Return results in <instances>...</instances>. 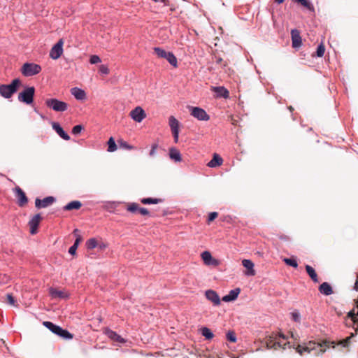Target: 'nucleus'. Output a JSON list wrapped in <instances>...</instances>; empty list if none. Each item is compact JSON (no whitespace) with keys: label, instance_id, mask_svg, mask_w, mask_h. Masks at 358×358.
Wrapping results in <instances>:
<instances>
[{"label":"nucleus","instance_id":"nucleus-1","mask_svg":"<svg viewBox=\"0 0 358 358\" xmlns=\"http://www.w3.org/2000/svg\"><path fill=\"white\" fill-rule=\"evenodd\" d=\"M22 85L20 79L15 78L12 80L9 85H0V94L6 99H10L17 91L18 87Z\"/></svg>","mask_w":358,"mask_h":358},{"label":"nucleus","instance_id":"nucleus-2","mask_svg":"<svg viewBox=\"0 0 358 358\" xmlns=\"http://www.w3.org/2000/svg\"><path fill=\"white\" fill-rule=\"evenodd\" d=\"M316 347L321 348L320 352L322 353L326 351V349L329 348V342L327 341H322V343H316L315 341H310L307 345L305 346H301L300 345H298L296 348V351L300 354L302 355L303 352H310L312 350H315Z\"/></svg>","mask_w":358,"mask_h":358},{"label":"nucleus","instance_id":"nucleus-3","mask_svg":"<svg viewBox=\"0 0 358 358\" xmlns=\"http://www.w3.org/2000/svg\"><path fill=\"white\" fill-rule=\"evenodd\" d=\"M43 324L48 328L50 331L53 334L60 336L64 339H72L73 338V335L71 334L66 329H63L60 327L53 324L49 321H45L43 322Z\"/></svg>","mask_w":358,"mask_h":358},{"label":"nucleus","instance_id":"nucleus-4","mask_svg":"<svg viewBox=\"0 0 358 358\" xmlns=\"http://www.w3.org/2000/svg\"><path fill=\"white\" fill-rule=\"evenodd\" d=\"M34 87H26L23 91L18 94L17 99L20 102L29 105L34 101Z\"/></svg>","mask_w":358,"mask_h":358},{"label":"nucleus","instance_id":"nucleus-5","mask_svg":"<svg viewBox=\"0 0 358 358\" xmlns=\"http://www.w3.org/2000/svg\"><path fill=\"white\" fill-rule=\"evenodd\" d=\"M154 52L158 57L166 59L170 64L174 67L178 66L177 59L172 52H166L164 49L158 47L154 48Z\"/></svg>","mask_w":358,"mask_h":358},{"label":"nucleus","instance_id":"nucleus-6","mask_svg":"<svg viewBox=\"0 0 358 358\" xmlns=\"http://www.w3.org/2000/svg\"><path fill=\"white\" fill-rule=\"evenodd\" d=\"M41 71L40 65L34 63H25L21 69L22 75L27 77L33 76L39 73Z\"/></svg>","mask_w":358,"mask_h":358},{"label":"nucleus","instance_id":"nucleus-7","mask_svg":"<svg viewBox=\"0 0 358 358\" xmlns=\"http://www.w3.org/2000/svg\"><path fill=\"white\" fill-rule=\"evenodd\" d=\"M47 107L52 108L57 112H64L67 110L68 104L66 102L57 99H48L45 100Z\"/></svg>","mask_w":358,"mask_h":358},{"label":"nucleus","instance_id":"nucleus-8","mask_svg":"<svg viewBox=\"0 0 358 358\" xmlns=\"http://www.w3.org/2000/svg\"><path fill=\"white\" fill-rule=\"evenodd\" d=\"M189 108L191 115H192L197 120L201 121H207L210 119V116L206 113V112L203 109L199 107L193 106H189Z\"/></svg>","mask_w":358,"mask_h":358},{"label":"nucleus","instance_id":"nucleus-9","mask_svg":"<svg viewBox=\"0 0 358 358\" xmlns=\"http://www.w3.org/2000/svg\"><path fill=\"white\" fill-rule=\"evenodd\" d=\"M64 40L59 39L58 42L51 48L50 57L53 59H57L63 53Z\"/></svg>","mask_w":358,"mask_h":358},{"label":"nucleus","instance_id":"nucleus-10","mask_svg":"<svg viewBox=\"0 0 358 358\" xmlns=\"http://www.w3.org/2000/svg\"><path fill=\"white\" fill-rule=\"evenodd\" d=\"M169 124L173 136L174 141L177 143L179 136V122L175 117L170 116L169 118Z\"/></svg>","mask_w":358,"mask_h":358},{"label":"nucleus","instance_id":"nucleus-11","mask_svg":"<svg viewBox=\"0 0 358 358\" xmlns=\"http://www.w3.org/2000/svg\"><path fill=\"white\" fill-rule=\"evenodd\" d=\"M130 116L134 121L141 122L145 118L146 114L141 107L137 106L130 112Z\"/></svg>","mask_w":358,"mask_h":358},{"label":"nucleus","instance_id":"nucleus-12","mask_svg":"<svg viewBox=\"0 0 358 358\" xmlns=\"http://www.w3.org/2000/svg\"><path fill=\"white\" fill-rule=\"evenodd\" d=\"M278 337L285 339V336L282 334H280V333L278 334H277L275 333H272L271 335L266 336L265 338V343L266 345V348L275 350V341L278 339Z\"/></svg>","mask_w":358,"mask_h":358},{"label":"nucleus","instance_id":"nucleus-13","mask_svg":"<svg viewBox=\"0 0 358 358\" xmlns=\"http://www.w3.org/2000/svg\"><path fill=\"white\" fill-rule=\"evenodd\" d=\"M42 220V217L40 214H36L29 222V226L30 227V233L31 234H36L38 232V227Z\"/></svg>","mask_w":358,"mask_h":358},{"label":"nucleus","instance_id":"nucleus-14","mask_svg":"<svg viewBox=\"0 0 358 358\" xmlns=\"http://www.w3.org/2000/svg\"><path fill=\"white\" fill-rule=\"evenodd\" d=\"M201 259L203 261L204 264L207 266H217L219 265L218 260L214 259L210 252L208 251H204L201 255Z\"/></svg>","mask_w":358,"mask_h":358},{"label":"nucleus","instance_id":"nucleus-15","mask_svg":"<svg viewBox=\"0 0 358 358\" xmlns=\"http://www.w3.org/2000/svg\"><path fill=\"white\" fill-rule=\"evenodd\" d=\"M15 196L17 199V204L20 207L24 206L28 202V199H27L25 193L19 187H15Z\"/></svg>","mask_w":358,"mask_h":358},{"label":"nucleus","instance_id":"nucleus-16","mask_svg":"<svg viewBox=\"0 0 358 358\" xmlns=\"http://www.w3.org/2000/svg\"><path fill=\"white\" fill-rule=\"evenodd\" d=\"M55 201V197L51 196H47L42 200L37 198L35 200V206L37 208H46L52 204Z\"/></svg>","mask_w":358,"mask_h":358},{"label":"nucleus","instance_id":"nucleus-17","mask_svg":"<svg viewBox=\"0 0 358 358\" xmlns=\"http://www.w3.org/2000/svg\"><path fill=\"white\" fill-rule=\"evenodd\" d=\"M205 296L214 306H219L220 304V296L215 291L212 289L207 290L205 293Z\"/></svg>","mask_w":358,"mask_h":358},{"label":"nucleus","instance_id":"nucleus-18","mask_svg":"<svg viewBox=\"0 0 358 358\" xmlns=\"http://www.w3.org/2000/svg\"><path fill=\"white\" fill-rule=\"evenodd\" d=\"M242 265L246 268L244 272L245 275L248 276H254L255 275V271L254 269V263L250 259H243L242 261Z\"/></svg>","mask_w":358,"mask_h":358},{"label":"nucleus","instance_id":"nucleus-19","mask_svg":"<svg viewBox=\"0 0 358 358\" xmlns=\"http://www.w3.org/2000/svg\"><path fill=\"white\" fill-rule=\"evenodd\" d=\"M291 36L292 41V47L294 48H299L301 45L302 41L299 30L292 29L291 31Z\"/></svg>","mask_w":358,"mask_h":358},{"label":"nucleus","instance_id":"nucleus-20","mask_svg":"<svg viewBox=\"0 0 358 358\" xmlns=\"http://www.w3.org/2000/svg\"><path fill=\"white\" fill-rule=\"evenodd\" d=\"M241 292L240 288H236L231 290L228 294L222 297V301L224 302H230L237 299L238 294Z\"/></svg>","mask_w":358,"mask_h":358},{"label":"nucleus","instance_id":"nucleus-21","mask_svg":"<svg viewBox=\"0 0 358 358\" xmlns=\"http://www.w3.org/2000/svg\"><path fill=\"white\" fill-rule=\"evenodd\" d=\"M53 129L57 133V134L66 141H69L70 139V136L63 130L59 123L53 122L52 124Z\"/></svg>","mask_w":358,"mask_h":358},{"label":"nucleus","instance_id":"nucleus-22","mask_svg":"<svg viewBox=\"0 0 358 358\" xmlns=\"http://www.w3.org/2000/svg\"><path fill=\"white\" fill-rule=\"evenodd\" d=\"M319 291L325 296H329L334 293L331 286L327 282L322 283L319 287Z\"/></svg>","mask_w":358,"mask_h":358},{"label":"nucleus","instance_id":"nucleus-23","mask_svg":"<svg viewBox=\"0 0 358 358\" xmlns=\"http://www.w3.org/2000/svg\"><path fill=\"white\" fill-rule=\"evenodd\" d=\"M49 293L54 299H65L68 295L62 290H59L55 288H50Z\"/></svg>","mask_w":358,"mask_h":358},{"label":"nucleus","instance_id":"nucleus-24","mask_svg":"<svg viewBox=\"0 0 358 358\" xmlns=\"http://www.w3.org/2000/svg\"><path fill=\"white\" fill-rule=\"evenodd\" d=\"M222 163V158L218 154L215 153L213 155V159L208 163L207 165L209 167H216L221 166Z\"/></svg>","mask_w":358,"mask_h":358},{"label":"nucleus","instance_id":"nucleus-25","mask_svg":"<svg viewBox=\"0 0 358 358\" xmlns=\"http://www.w3.org/2000/svg\"><path fill=\"white\" fill-rule=\"evenodd\" d=\"M170 158L176 162L182 161V157L180 151L176 148H171L169 150Z\"/></svg>","mask_w":358,"mask_h":358},{"label":"nucleus","instance_id":"nucleus-26","mask_svg":"<svg viewBox=\"0 0 358 358\" xmlns=\"http://www.w3.org/2000/svg\"><path fill=\"white\" fill-rule=\"evenodd\" d=\"M106 334L109 338H110L111 340H113L114 341H117L119 343H124L125 342V341L123 338H122L116 332H115L112 330H110V329L106 330Z\"/></svg>","mask_w":358,"mask_h":358},{"label":"nucleus","instance_id":"nucleus-27","mask_svg":"<svg viewBox=\"0 0 358 358\" xmlns=\"http://www.w3.org/2000/svg\"><path fill=\"white\" fill-rule=\"evenodd\" d=\"M71 92L74 97L78 100H83L85 98L86 94L85 91L80 88L73 87L71 90Z\"/></svg>","mask_w":358,"mask_h":358},{"label":"nucleus","instance_id":"nucleus-28","mask_svg":"<svg viewBox=\"0 0 358 358\" xmlns=\"http://www.w3.org/2000/svg\"><path fill=\"white\" fill-rule=\"evenodd\" d=\"M306 271L314 282H318L319 279L315 270L310 265L306 266Z\"/></svg>","mask_w":358,"mask_h":358},{"label":"nucleus","instance_id":"nucleus-29","mask_svg":"<svg viewBox=\"0 0 358 358\" xmlns=\"http://www.w3.org/2000/svg\"><path fill=\"white\" fill-rule=\"evenodd\" d=\"M82 203L79 201H73L64 207V210H78L81 208Z\"/></svg>","mask_w":358,"mask_h":358},{"label":"nucleus","instance_id":"nucleus-30","mask_svg":"<svg viewBox=\"0 0 358 358\" xmlns=\"http://www.w3.org/2000/svg\"><path fill=\"white\" fill-rule=\"evenodd\" d=\"M214 92L220 97L228 98L229 96V91L224 87H216L214 88Z\"/></svg>","mask_w":358,"mask_h":358},{"label":"nucleus","instance_id":"nucleus-31","mask_svg":"<svg viewBox=\"0 0 358 358\" xmlns=\"http://www.w3.org/2000/svg\"><path fill=\"white\" fill-rule=\"evenodd\" d=\"M295 2H297L302 5L303 7L307 8L308 10L311 12L315 11V8L313 5L310 2L309 0H294Z\"/></svg>","mask_w":358,"mask_h":358},{"label":"nucleus","instance_id":"nucleus-32","mask_svg":"<svg viewBox=\"0 0 358 358\" xmlns=\"http://www.w3.org/2000/svg\"><path fill=\"white\" fill-rule=\"evenodd\" d=\"M141 202L143 204L147 205V204H157L159 203L162 202V199H157V198H143L141 199Z\"/></svg>","mask_w":358,"mask_h":358},{"label":"nucleus","instance_id":"nucleus-33","mask_svg":"<svg viewBox=\"0 0 358 358\" xmlns=\"http://www.w3.org/2000/svg\"><path fill=\"white\" fill-rule=\"evenodd\" d=\"M141 207L136 203H128L127 210L131 213H137Z\"/></svg>","mask_w":358,"mask_h":358},{"label":"nucleus","instance_id":"nucleus-34","mask_svg":"<svg viewBox=\"0 0 358 358\" xmlns=\"http://www.w3.org/2000/svg\"><path fill=\"white\" fill-rule=\"evenodd\" d=\"M201 332L202 336L208 340L212 339L214 336V334H213V332L208 327L201 328Z\"/></svg>","mask_w":358,"mask_h":358},{"label":"nucleus","instance_id":"nucleus-35","mask_svg":"<svg viewBox=\"0 0 358 358\" xmlns=\"http://www.w3.org/2000/svg\"><path fill=\"white\" fill-rule=\"evenodd\" d=\"M283 262L288 266L297 268L298 264L295 258H284Z\"/></svg>","mask_w":358,"mask_h":358},{"label":"nucleus","instance_id":"nucleus-36","mask_svg":"<svg viewBox=\"0 0 358 358\" xmlns=\"http://www.w3.org/2000/svg\"><path fill=\"white\" fill-rule=\"evenodd\" d=\"M108 152H114L117 150V145L115 142V140L113 137H110L108 141Z\"/></svg>","mask_w":358,"mask_h":358},{"label":"nucleus","instance_id":"nucleus-37","mask_svg":"<svg viewBox=\"0 0 358 358\" xmlns=\"http://www.w3.org/2000/svg\"><path fill=\"white\" fill-rule=\"evenodd\" d=\"M214 59L215 64L220 66L221 68H224L227 66V62L226 61H224L223 59L220 57H217L215 55Z\"/></svg>","mask_w":358,"mask_h":358},{"label":"nucleus","instance_id":"nucleus-38","mask_svg":"<svg viewBox=\"0 0 358 358\" xmlns=\"http://www.w3.org/2000/svg\"><path fill=\"white\" fill-rule=\"evenodd\" d=\"M97 245V241L95 238H90L86 242L87 249L92 250Z\"/></svg>","mask_w":358,"mask_h":358},{"label":"nucleus","instance_id":"nucleus-39","mask_svg":"<svg viewBox=\"0 0 358 358\" xmlns=\"http://www.w3.org/2000/svg\"><path fill=\"white\" fill-rule=\"evenodd\" d=\"M325 52L324 45L322 43H320L317 48L316 55L319 57H322Z\"/></svg>","mask_w":358,"mask_h":358},{"label":"nucleus","instance_id":"nucleus-40","mask_svg":"<svg viewBox=\"0 0 358 358\" xmlns=\"http://www.w3.org/2000/svg\"><path fill=\"white\" fill-rule=\"evenodd\" d=\"M119 145L121 148L127 149V150H133L134 147L128 144L126 141L122 140L118 141Z\"/></svg>","mask_w":358,"mask_h":358},{"label":"nucleus","instance_id":"nucleus-41","mask_svg":"<svg viewBox=\"0 0 358 358\" xmlns=\"http://www.w3.org/2000/svg\"><path fill=\"white\" fill-rule=\"evenodd\" d=\"M227 338L228 341L232 343H235L236 341V334L233 331H229L227 333Z\"/></svg>","mask_w":358,"mask_h":358},{"label":"nucleus","instance_id":"nucleus-42","mask_svg":"<svg viewBox=\"0 0 358 358\" xmlns=\"http://www.w3.org/2000/svg\"><path fill=\"white\" fill-rule=\"evenodd\" d=\"M6 302L11 306H15V300L12 294H7L6 295Z\"/></svg>","mask_w":358,"mask_h":358},{"label":"nucleus","instance_id":"nucleus-43","mask_svg":"<svg viewBox=\"0 0 358 358\" xmlns=\"http://www.w3.org/2000/svg\"><path fill=\"white\" fill-rule=\"evenodd\" d=\"M101 62L100 57L98 55H92L90 59V62L92 64H96Z\"/></svg>","mask_w":358,"mask_h":358},{"label":"nucleus","instance_id":"nucleus-44","mask_svg":"<svg viewBox=\"0 0 358 358\" xmlns=\"http://www.w3.org/2000/svg\"><path fill=\"white\" fill-rule=\"evenodd\" d=\"M218 216V213L217 212H212L209 214L207 223L209 224L211 222H213L215 219H216Z\"/></svg>","mask_w":358,"mask_h":358},{"label":"nucleus","instance_id":"nucleus-45","mask_svg":"<svg viewBox=\"0 0 358 358\" xmlns=\"http://www.w3.org/2000/svg\"><path fill=\"white\" fill-rule=\"evenodd\" d=\"M79 230L78 229H74L73 234L77 236L73 245L76 246H78L80 242L82 241L81 237L78 235Z\"/></svg>","mask_w":358,"mask_h":358},{"label":"nucleus","instance_id":"nucleus-46","mask_svg":"<svg viewBox=\"0 0 358 358\" xmlns=\"http://www.w3.org/2000/svg\"><path fill=\"white\" fill-rule=\"evenodd\" d=\"M99 71L103 75L109 74V69L106 65H101L99 68Z\"/></svg>","mask_w":358,"mask_h":358},{"label":"nucleus","instance_id":"nucleus-47","mask_svg":"<svg viewBox=\"0 0 358 358\" xmlns=\"http://www.w3.org/2000/svg\"><path fill=\"white\" fill-rule=\"evenodd\" d=\"M354 336V334H351V336H349V337H347L345 339H343V341H341V344L343 346V347H348L349 345V343H350V341L352 337Z\"/></svg>","mask_w":358,"mask_h":358},{"label":"nucleus","instance_id":"nucleus-48","mask_svg":"<svg viewBox=\"0 0 358 358\" xmlns=\"http://www.w3.org/2000/svg\"><path fill=\"white\" fill-rule=\"evenodd\" d=\"M83 127L82 125H76L75 127H73L72 129V133L75 135H77L78 134H80L81 132V131L83 130Z\"/></svg>","mask_w":358,"mask_h":358},{"label":"nucleus","instance_id":"nucleus-49","mask_svg":"<svg viewBox=\"0 0 358 358\" xmlns=\"http://www.w3.org/2000/svg\"><path fill=\"white\" fill-rule=\"evenodd\" d=\"M348 317H350L353 322L358 320L357 314L355 313V309H352L348 313Z\"/></svg>","mask_w":358,"mask_h":358},{"label":"nucleus","instance_id":"nucleus-50","mask_svg":"<svg viewBox=\"0 0 358 358\" xmlns=\"http://www.w3.org/2000/svg\"><path fill=\"white\" fill-rule=\"evenodd\" d=\"M157 148H158V144L157 143L152 144L151 150H150V152L149 153L150 157H153V156L155 155L156 150H157Z\"/></svg>","mask_w":358,"mask_h":358},{"label":"nucleus","instance_id":"nucleus-51","mask_svg":"<svg viewBox=\"0 0 358 358\" xmlns=\"http://www.w3.org/2000/svg\"><path fill=\"white\" fill-rule=\"evenodd\" d=\"M138 213L142 215H144V216H149L150 215L149 210L147 208H142V207L139 209Z\"/></svg>","mask_w":358,"mask_h":358},{"label":"nucleus","instance_id":"nucleus-52","mask_svg":"<svg viewBox=\"0 0 358 358\" xmlns=\"http://www.w3.org/2000/svg\"><path fill=\"white\" fill-rule=\"evenodd\" d=\"M292 317L295 322H299L300 320V314L298 312L292 313Z\"/></svg>","mask_w":358,"mask_h":358},{"label":"nucleus","instance_id":"nucleus-53","mask_svg":"<svg viewBox=\"0 0 358 358\" xmlns=\"http://www.w3.org/2000/svg\"><path fill=\"white\" fill-rule=\"evenodd\" d=\"M286 344H282L280 341H278V339L275 341V350H278L279 348H282L283 349H285V347L284 345H285Z\"/></svg>","mask_w":358,"mask_h":358},{"label":"nucleus","instance_id":"nucleus-54","mask_svg":"<svg viewBox=\"0 0 358 358\" xmlns=\"http://www.w3.org/2000/svg\"><path fill=\"white\" fill-rule=\"evenodd\" d=\"M78 247L73 245L71 247H70L69 250V252L72 255H74L76 253V250H77Z\"/></svg>","mask_w":358,"mask_h":358},{"label":"nucleus","instance_id":"nucleus-55","mask_svg":"<svg viewBox=\"0 0 358 358\" xmlns=\"http://www.w3.org/2000/svg\"><path fill=\"white\" fill-rule=\"evenodd\" d=\"M353 323H354L353 328L355 331V334H358V319L357 320H355V322H353Z\"/></svg>","mask_w":358,"mask_h":358},{"label":"nucleus","instance_id":"nucleus-56","mask_svg":"<svg viewBox=\"0 0 358 358\" xmlns=\"http://www.w3.org/2000/svg\"><path fill=\"white\" fill-rule=\"evenodd\" d=\"M354 289L358 292V274L357 275V279L355 283Z\"/></svg>","mask_w":358,"mask_h":358},{"label":"nucleus","instance_id":"nucleus-57","mask_svg":"<svg viewBox=\"0 0 358 358\" xmlns=\"http://www.w3.org/2000/svg\"><path fill=\"white\" fill-rule=\"evenodd\" d=\"M285 0H275V2L278 4H281L284 2Z\"/></svg>","mask_w":358,"mask_h":358},{"label":"nucleus","instance_id":"nucleus-58","mask_svg":"<svg viewBox=\"0 0 358 358\" xmlns=\"http://www.w3.org/2000/svg\"><path fill=\"white\" fill-rule=\"evenodd\" d=\"M288 108H289V110L290 111H292V110H293V108H292V106H289Z\"/></svg>","mask_w":358,"mask_h":358},{"label":"nucleus","instance_id":"nucleus-59","mask_svg":"<svg viewBox=\"0 0 358 358\" xmlns=\"http://www.w3.org/2000/svg\"><path fill=\"white\" fill-rule=\"evenodd\" d=\"M357 308H358V307H357ZM357 316H358V311H357Z\"/></svg>","mask_w":358,"mask_h":358}]
</instances>
